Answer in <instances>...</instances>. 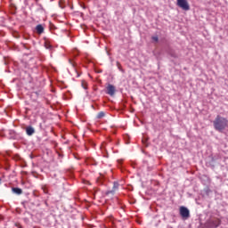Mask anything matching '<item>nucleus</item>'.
Wrapping results in <instances>:
<instances>
[{"instance_id": "nucleus-7", "label": "nucleus", "mask_w": 228, "mask_h": 228, "mask_svg": "<svg viewBox=\"0 0 228 228\" xmlns=\"http://www.w3.org/2000/svg\"><path fill=\"white\" fill-rule=\"evenodd\" d=\"M36 31L38 35H42L44 33V26L42 24H39L36 27Z\"/></svg>"}, {"instance_id": "nucleus-13", "label": "nucleus", "mask_w": 228, "mask_h": 228, "mask_svg": "<svg viewBox=\"0 0 228 228\" xmlns=\"http://www.w3.org/2000/svg\"><path fill=\"white\" fill-rule=\"evenodd\" d=\"M220 225V221H217V224H216V227H218Z\"/></svg>"}, {"instance_id": "nucleus-14", "label": "nucleus", "mask_w": 228, "mask_h": 228, "mask_svg": "<svg viewBox=\"0 0 228 228\" xmlns=\"http://www.w3.org/2000/svg\"><path fill=\"white\" fill-rule=\"evenodd\" d=\"M82 86H84V87H85V84H84V83H82Z\"/></svg>"}, {"instance_id": "nucleus-11", "label": "nucleus", "mask_w": 228, "mask_h": 228, "mask_svg": "<svg viewBox=\"0 0 228 228\" xmlns=\"http://www.w3.org/2000/svg\"><path fill=\"white\" fill-rule=\"evenodd\" d=\"M151 39L154 41V42H159V38L158 37V36H153L151 37Z\"/></svg>"}, {"instance_id": "nucleus-16", "label": "nucleus", "mask_w": 228, "mask_h": 228, "mask_svg": "<svg viewBox=\"0 0 228 228\" xmlns=\"http://www.w3.org/2000/svg\"><path fill=\"white\" fill-rule=\"evenodd\" d=\"M0 184H1V178H0Z\"/></svg>"}, {"instance_id": "nucleus-2", "label": "nucleus", "mask_w": 228, "mask_h": 228, "mask_svg": "<svg viewBox=\"0 0 228 228\" xmlns=\"http://www.w3.org/2000/svg\"><path fill=\"white\" fill-rule=\"evenodd\" d=\"M176 4L179 6V8H182V10H184L185 12L190 10V4H188V0H176Z\"/></svg>"}, {"instance_id": "nucleus-9", "label": "nucleus", "mask_w": 228, "mask_h": 228, "mask_svg": "<svg viewBox=\"0 0 228 228\" xmlns=\"http://www.w3.org/2000/svg\"><path fill=\"white\" fill-rule=\"evenodd\" d=\"M105 116H106V113H104V111H100V112L96 115V118H98V119L104 118Z\"/></svg>"}, {"instance_id": "nucleus-10", "label": "nucleus", "mask_w": 228, "mask_h": 228, "mask_svg": "<svg viewBox=\"0 0 228 228\" xmlns=\"http://www.w3.org/2000/svg\"><path fill=\"white\" fill-rule=\"evenodd\" d=\"M103 181H104V176H103L102 175H101L96 179V183H97L98 184H102Z\"/></svg>"}, {"instance_id": "nucleus-8", "label": "nucleus", "mask_w": 228, "mask_h": 228, "mask_svg": "<svg viewBox=\"0 0 228 228\" xmlns=\"http://www.w3.org/2000/svg\"><path fill=\"white\" fill-rule=\"evenodd\" d=\"M12 191L16 193V195H22V189H20V188L13 187L12 189Z\"/></svg>"}, {"instance_id": "nucleus-3", "label": "nucleus", "mask_w": 228, "mask_h": 228, "mask_svg": "<svg viewBox=\"0 0 228 228\" xmlns=\"http://www.w3.org/2000/svg\"><path fill=\"white\" fill-rule=\"evenodd\" d=\"M180 216L184 220H188V217L190 216V210L186 207H180Z\"/></svg>"}, {"instance_id": "nucleus-15", "label": "nucleus", "mask_w": 228, "mask_h": 228, "mask_svg": "<svg viewBox=\"0 0 228 228\" xmlns=\"http://www.w3.org/2000/svg\"><path fill=\"white\" fill-rule=\"evenodd\" d=\"M85 89H86V86H84Z\"/></svg>"}, {"instance_id": "nucleus-6", "label": "nucleus", "mask_w": 228, "mask_h": 228, "mask_svg": "<svg viewBox=\"0 0 228 228\" xmlns=\"http://www.w3.org/2000/svg\"><path fill=\"white\" fill-rule=\"evenodd\" d=\"M26 134H28V136H33V134H35V128H33V126H27Z\"/></svg>"}, {"instance_id": "nucleus-1", "label": "nucleus", "mask_w": 228, "mask_h": 228, "mask_svg": "<svg viewBox=\"0 0 228 228\" xmlns=\"http://www.w3.org/2000/svg\"><path fill=\"white\" fill-rule=\"evenodd\" d=\"M213 124L216 131L222 133V131H224V129L228 126V119L220 115H217Z\"/></svg>"}, {"instance_id": "nucleus-12", "label": "nucleus", "mask_w": 228, "mask_h": 228, "mask_svg": "<svg viewBox=\"0 0 228 228\" xmlns=\"http://www.w3.org/2000/svg\"><path fill=\"white\" fill-rule=\"evenodd\" d=\"M45 46L46 49H51V48L53 47V46H52L50 44H48V43H45Z\"/></svg>"}, {"instance_id": "nucleus-5", "label": "nucleus", "mask_w": 228, "mask_h": 228, "mask_svg": "<svg viewBox=\"0 0 228 228\" xmlns=\"http://www.w3.org/2000/svg\"><path fill=\"white\" fill-rule=\"evenodd\" d=\"M107 94L108 95L113 97V95H115V86L109 84V86H107Z\"/></svg>"}, {"instance_id": "nucleus-4", "label": "nucleus", "mask_w": 228, "mask_h": 228, "mask_svg": "<svg viewBox=\"0 0 228 228\" xmlns=\"http://www.w3.org/2000/svg\"><path fill=\"white\" fill-rule=\"evenodd\" d=\"M118 186H119L118 183V182H114L112 190L108 191L106 192V195H110V194L115 195V192L118 190Z\"/></svg>"}]
</instances>
